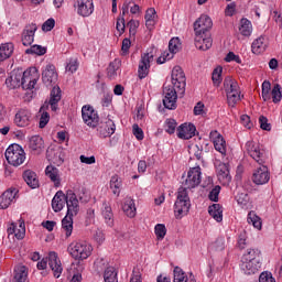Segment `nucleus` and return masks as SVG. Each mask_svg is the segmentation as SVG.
<instances>
[{"mask_svg": "<svg viewBox=\"0 0 282 282\" xmlns=\"http://www.w3.org/2000/svg\"><path fill=\"white\" fill-rule=\"evenodd\" d=\"M25 54H36V56H44L47 54V48L42 45H32L30 48L25 50Z\"/></svg>", "mask_w": 282, "mask_h": 282, "instance_id": "obj_44", "label": "nucleus"}, {"mask_svg": "<svg viewBox=\"0 0 282 282\" xmlns=\"http://www.w3.org/2000/svg\"><path fill=\"white\" fill-rule=\"evenodd\" d=\"M120 65L121 62L119 58H115L109 63L107 67V78H109V80H116V78H118V69H120Z\"/></svg>", "mask_w": 282, "mask_h": 282, "instance_id": "obj_32", "label": "nucleus"}, {"mask_svg": "<svg viewBox=\"0 0 282 282\" xmlns=\"http://www.w3.org/2000/svg\"><path fill=\"white\" fill-rule=\"evenodd\" d=\"M195 131H197V128H195V124L182 123L177 128L176 133L180 140H191V138H195Z\"/></svg>", "mask_w": 282, "mask_h": 282, "instance_id": "obj_20", "label": "nucleus"}, {"mask_svg": "<svg viewBox=\"0 0 282 282\" xmlns=\"http://www.w3.org/2000/svg\"><path fill=\"white\" fill-rule=\"evenodd\" d=\"M54 25H56V21L53 18H50L43 23L42 30L43 32H52V30H54Z\"/></svg>", "mask_w": 282, "mask_h": 282, "instance_id": "obj_55", "label": "nucleus"}, {"mask_svg": "<svg viewBox=\"0 0 282 282\" xmlns=\"http://www.w3.org/2000/svg\"><path fill=\"white\" fill-rule=\"evenodd\" d=\"M221 192V186L216 185L210 192H209V199L210 202H219V193Z\"/></svg>", "mask_w": 282, "mask_h": 282, "instance_id": "obj_53", "label": "nucleus"}, {"mask_svg": "<svg viewBox=\"0 0 282 282\" xmlns=\"http://www.w3.org/2000/svg\"><path fill=\"white\" fill-rule=\"evenodd\" d=\"M14 280L17 282H26L28 281V267L20 265L14 269Z\"/></svg>", "mask_w": 282, "mask_h": 282, "instance_id": "obj_38", "label": "nucleus"}, {"mask_svg": "<svg viewBox=\"0 0 282 282\" xmlns=\"http://www.w3.org/2000/svg\"><path fill=\"white\" fill-rule=\"evenodd\" d=\"M47 261L55 279H59L61 274H63V264L61 263L58 253L51 251L48 253V258H43L40 262H37V270H46Z\"/></svg>", "mask_w": 282, "mask_h": 282, "instance_id": "obj_5", "label": "nucleus"}, {"mask_svg": "<svg viewBox=\"0 0 282 282\" xmlns=\"http://www.w3.org/2000/svg\"><path fill=\"white\" fill-rule=\"evenodd\" d=\"M164 129L166 133L173 135V133H175V129H177V121H175L173 118L166 119Z\"/></svg>", "mask_w": 282, "mask_h": 282, "instance_id": "obj_49", "label": "nucleus"}, {"mask_svg": "<svg viewBox=\"0 0 282 282\" xmlns=\"http://www.w3.org/2000/svg\"><path fill=\"white\" fill-rule=\"evenodd\" d=\"M268 50V39L263 35L256 39L251 44V52L253 54H263Z\"/></svg>", "mask_w": 282, "mask_h": 282, "instance_id": "obj_29", "label": "nucleus"}, {"mask_svg": "<svg viewBox=\"0 0 282 282\" xmlns=\"http://www.w3.org/2000/svg\"><path fill=\"white\" fill-rule=\"evenodd\" d=\"M172 86L177 89L178 94L184 95L186 91V75L180 66L172 69Z\"/></svg>", "mask_w": 282, "mask_h": 282, "instance_id": "obj_9", "label": "nucleus"}, {"mask_svg": "<svg viewBox=\"0 0 282 282\" xmlns=\"http://www.w3.org/2000/svg\"><path fill=\"white\" fill-rule=\"evenodd\" d=\"M14 54V44L12 42L2 43L0 45V63L7 61Z\"/></svg>", "mask_w": 282, "mask_h": 282, "instance_id": "obj_33", "label": "nucleus"}, {"mask_svg": "<svg viewBox=\"0 0 282 282\" xmlns=\"http://www.w3.org/2000/svg\"><path fill=\"white\" fill-rule=\"evenodd\" d=\"M101 215L105 219V224L112 228L113 226V209H111V204L104 203L101 208Z\"/></svg>", "mask_w": 282, "mask_h": 282, "instance_id": "obj_31", "label": "nucleus"}, {"mask_svg": "<svg viewBox=\"0 0 282 282\" xmlns=\"http://www.w3.org/2000/svg\"><path fill=\"white\" fill-rule=\"evenodd\" d=\"M31 118L32 113L29 110L21 109L15 113L14 124H17V127H30Z\"/></svg>", "mask_w": 282, "mask_h": 282, "instance_id": "obj_27", "label": "nucleus"}, {"mask_svg": "<svg viewBox=\"0 0 282 282\" xmlns=\"http://www.w3.org/2000/svg\"><path fill=\"white\" fill-rule=\"evenodd\" d=\"M22 79H23V70L14 69L10 73V76L6 79V85L9 89H19V87H21Z\"/></svg>", "mask_w": 282, "mask_h": 282, "instance_id": "obj_23", "label": "nucleus"}, {"mask_svg": "<svg viewBox=\"0 0 282 282\" xmlns=\"http://www.w3.org/2000/svg\"><path fill=\"white\" fill-rule=\"evenodd\" d=\"M73 6L78 17H83V19L94 14V0H75Z\"/></svg>", "mask_w": 282, "mask_h": 282, "instance_id": "obj_11", "label": "nucleus"}, {"mask_svg": "<svg viewBox=\"0 0 282 282\" xmlns=\"http://www.w3.org/2000/svg\"><path fill=\"white\" fill-rule=\"evenodd\" d=\"M36 83H39V72L36 68H30L29 70L22 72V89H34Z\"/></svg>", "mask_w": 282, "mask_h": 282, "instance_id": "obj_14", "label": "nucleus"}, {"mask_svg": "<svg viewBox=\"0 0 282 282\" xmlns=\"http://www.w3.org/2000/svg\"><path fill=\"white\" fill-rule=\"evenodd\" d=\"M240 268L247 275L257 274L261 270V249H248L241 258Z\"/></svg>", "mask_w": 282, "mask_h": 282, "instance_id": "obj_2", "label": "nucleus"}, {"mask_svg": "<svg viewBox=\"0 0 282 282\" xmlns=\"http://www.w3.org/2000/svg\"><path fill=\"white\" fill-rule=\"evenodd\" d=\"M152 61H153L152 53H145L141 56V61L139 63V69H138L140 80L149 76V69L151 68Z\"/></svg>", "mask_w": 282, "mask_h": 282, "instance_id": "obj_19", "label": "nucleus"}, {"mask_svg": "<svg viewBox=\"0 0 282 282\" xmlns=\"http://www.w3.org/2000/svg\"><path fill=\"white\" fill-rule=\"evenodd\" d=\"M216 171H217V177L220 182V184H230V182L232 181V176H230V170L228 167V164L226 163H219L216 166Z\"/></svg>", "mask_w": 282, "mask_h": 282, "instance_id": "obj_25", "label": "nucleus"}, {"mask_svg": "<svg viewBox=\"0 0 282 282\" xmlns=\"http://www.w3.org/2000/svg\"><path fill=\"white\" fill-rule=\"evenodd\" d=\"M23 180L24 182H26L30 188H39V177L36 176V173L34 171L32 170L24 171Z\"/></svg>", "mask_w": 282, "mask_h": 282, "instance_id": "obj_35", "label": "nucleus"}, {"mask_svg": "<svg viewBox=\"0 0 282 282\" xmlns=\"http://www.w3.org/2000/svg\"><path fill=\"white\" fill-rule=\"evenodd\" d=\"M133 135L137 138V140H144V131H142V128L134 123L132 126Z\"/></svg>", "mask_w": 282, "mask_h": 282, "instance_id": "obj_60", "label": "nucleus"}, {"mask_svg": "<svg viewBox=\"0 0 282 282\" xmlns=\"http://www.w3.org/2000/svg\"><path fill=\"white\" fill-rule=\"evenodd\" d=\"M45 109H47L46 105H43L40 109V111L44 110L40 118V123H39L40 129H45V127H47V122H50V112L45 111Z\"/></svg>", "mask_w": 282, "mask_h": 282, "instance_id": "obj_46", "label": "nucleus"}, {"mask_svg": "<svg viewBox=\"0 0 282 282\" xmlns=\"http://www.w3.org/2000/svg\"><path fill=\"white\" fill-rule=\"evenodd\" d=\"M6 160L11 166H21L25 162V150L17 143L9 145L6 150Z\"/></svg>", "mask_w": 282, "mask_h": 282, "instance_id": "obj_6", "label": "nucleus"}, {"mask_svg": "<svg viewBox=\"0 0 282 282\" xmlns=\"http://www.w3.org/2000/svg\"><path fill=\"white\" fill-rule=\"evenodd\" d=\"M68 253L76 261H85V259H89L91 257V252H94V247L85 240H80L77 242H72L68 248Z\"/></svg>", "mask_w": 282, "mask_h": 282, "instance_id": "obj_4", "label": "nucleus"}, {"mask_svg": "<svg viewBox=\"0 0 282 282\" xmlns=\"http://www.w3.org/2000/svg\"><path fill=\"white\" fill-rule=\"evenodd\" d=\"M82 118L85 124H87V127H91L93 129H96V127H98V122H100L98 112L89 105L83 106Z\"/></svg>", "mask_w": 282, "mask_h": 282, "instance_id": "obj_10", "label": "nucleus"}, {"mask_svg": "<svg viewBox=\"0 0 282 282\" xmlns=\"http://www.w3.org/2000/svg\"><path fill=\"white\" fill-rule=\"evenodd\" d=\"M213 30V20L210 17L203 14L194 22L195 34H210Z\"/></svg>", "mask_w": 282, "mask_h": 282, "instance_id": "obj_15", "label": "nucleus"}, {"mask_svg": "<svg viewBox=\"0 0 282 282\" xmlns=\"http://www.w3.org/2000/svg\"><path fill=\"white\" fill-rule=\"evenodd\" d=\"M281 86L279 84H275L271 90V98L274 102V105L281 102L282 100V93H281Z\"/></svg>", "mask_w": 282, "mask_h": 282, "instance_id": "obj_48", "label": "nucleus"}, {"mask_svg": "<svg viewBox=\"0 0 282 282\" xmlns=\"http://www.w3.org/2000/svg\"><path fill=\"white\" fill-rule=\"evenodd\" d=\"M240 121L241 124L246 128V129H252V121H250V116L248 115H242L240 117Z\"/></svg>", "mask_w": 282, "mask_h": 282, "instance_id": "obj_64", "label": "nucleus"}, {"mask_svg": "<svg viewBox=\"0 0 282 282\" xmlns=\"http://www.w3.org/2000/svg\"><path fill=\"white\" fill-rule=\"evenodd\" d=\"M15 239H24L25 238V223H20L18 229H15Z\"/></svg>", "mask_w": 282, "mask_h": 282, "instance_id": "obj_61", "label": "nucleus"}, {"mask_svg": "<svg viewBox=\"0 0 282 282\" xmlns=\"http://www.w3.org/2000/svg\"><path fill=\"white\" fill-rule=\"evenodd\" d=\"M45 175L48 176L51 182H53L55 188H58V186H61V172L56 166L54 165L46 166Z\"/></svg>", "mask_w": 282, "mask_h": 282, "instance_id": "obj_30", "label": "nucleus"}, {"mask_svg": "<svg viewBox=\"0 0 282 282\" xmlns=\"http://www.w3.org/2000/svg\"><path fill=\"white\" fill-rule=\"evenodd\" d=\"M221 72H224V68L221 66H218L214 69L212 74V79L215 87H219V85H221Z\"/></svg>", "mask_w": 282, "mask_h": 282, "instance_id": "obj_50", "label": "nucleus"}, {"mask_svg": "<svg viewBox=\"0 0 282 282\" xmlns=\"http://www.w3.org/2000/svg\"><path fill=\"white\" fill-rule=\"evenodd\" d=\"M122 210L127 215V217H135V200H133V198L131 197H126Z\"/></svg>", "mask_w": 282, "mask_h": 282, "instance_id": "obj_37", "label": "nucleus"}, {"mask_svg": "<svg viewBox=\"0 0 282 282\" xmlns=\"http://www.w3.org/2000/svg\"><path fill=\"white\" fill-rule=\"evenodd\" d=\"M140 25V23L135 20H130L127 24V26L129 28V33L130 36H134L135 33L138 32V26Z\"/></svg>", "mask_w": 282, "mask_h": 282, "instance_id": "obj_58", "label": "nucleus"}, {"mask_svg": "<svg viewBox=\"0 0 282 282\" xmlns=\"http://www.w3.org/2000/svg\"><path fill=\"white\" fill-rule=\"evenodd\" d=\"M180 37H173L170 40L169 50L171 54H177L180 52Z\"/></svg>", "mask_w": 282, "mask_h": 282, "instance_id": "obj_52", "label": "nucleus"}, {"mask_svg": "<svg viewBox=\"0 0 282 282\" xmlns=\"http://www.w3.org/2000/svg\"><path fill=\"white\" fill-rule=\"evenodd\" d=\"M208 213L215 221L221 223L224 221V207L219 204H213L208 207Z\"/></svg>", "mask_w": 282, "mask_h": 282, "instance_id": "obj_34", "label": "nucleus"}, {"mask_svg": "<svg viewBox=\"0 0 282 282\" xmlns=\"http://www.w3.org/2000/svg\"><path fill=\"white\" fill-rule=\"evenodd\" d=\"M37 30L39 26H36V24L34 23L25 25L22 32V44L25 47H29V45H32L34 43V34H36Z\"/></svg>", "mask_w": 282, "mask_h": 282, "instance_id": "obj_21", "label": "nucleus"}, {"mask_svg": "<svg viewBox=\"0 0 282 282\" xmlns=\"http://www.w3.org/2000/svg\"><path fill=\"white\" fill-rule=\"evenodd\" d=\"M122 187V181L119 180L118 175H115L110 180V188L113 195H120V188Z\"/></svg>", "mask_w": 282, "mask_h": 282, "instance_id": "obj_43", "label": "nucleus"}, {"mask_svg": "<svg viewBox=\"0 0 282 282\" xmlns=\"http://www.w3.org/2000/svg\"><path fill=\"white\" fill-rule=\"evenodd\" d=\"M202 184V167L195 166L189 169L187 173V178L183 183V186L177 191L176 202L174 204V213L176 219H182L186 217L191 210V197L188 196V189L196 188Z\"/></svg>", "mask_w": 282, "mask_h": 282, "instance_id": "obj_1", "label": "nucleus"}, {"mask_svg": "<svg viewBox=\"0 0 282 282\" xmlns=\"http://www.w3.org/2000/svg\"><path fill=\"white\" fill-rule=\"evenodd\" d=\"M130 282H142V273L140 272V268L133 269Z\"/></svg>", "mask_w": 282, "mask_h": 282, "instance_id": "obj_63", "label": "nucleus"}, {"mask_svg": "<svg viewBox=\"0 0 282 282\" xmlns=\"http://www.w3.org/2000/svg\"><path fill=\"white\" fill-rule=\"evenodd\" d=\"M239 32L242 36H250L252 34V22L246 18L241 19Z\"/></svg>", "mask_w": 282, "mask_h": 282, "instance_id": "obj_39", "label": "nucleus"}, {"mask_svg": "<svg viewBox=\"0 0 282 282\" xmlns=\"http://www.w3.org/2000/svg\"><path fill=\"white\" fill-rule=\"evenodd\" d=\"M96 127L99 138H111L116 133V123L110 118L98 121Z\"/></svg>", "mask_w": 282, "mask_h": 282, "instance_id": "obj_12", "label": "nucleus"}, {"mask_svg": "<svg viewBox=\"0 0 282 282\" xmlns=\"http://www.w3.org/2000/svg\"><path fill=\"white\" fill-rule=\"evenodd\" d=\"M226 63H238V65H241V57L239 55H236L234 52H229L225 57Z\"/></svg>", "mask_w": 282, "mask_h": 282, "instance_id": "obj_59", "label": "nucleus"}, {"mask_svg": "<svg viewBox=\"0 0 282 282\" xmlns=\"http://www.w3.org/2000/svg\"><path fill=\"white\" fill-rule=\"evenodd\" d=\"M173 282H188V276H186V273L182 268L175 267L174 268V280Z\"/></svg>", "mask_w": 282, "mask_h": 282, "instance_id": "obj_47", "label": "nucleus"}, {"mask_svg": "<svg viewBox=\"0 0 282 282\" xmlns=\"http://www.w3.org/2000/svg\"><path fill=\"white\" fill-rule=\"evenodd\" d=\"M210 140L214 142L215 149L218 151V153H221V155H226V140L224 137L219 134L217 130H213L209 133Z\"/></svg>", "mask_w": 282, "mask_h": 282, "instance_id": "obj_26", "label": "nucleus"}, {"mask_svg": "<svg viewBox=\"0 0 282 282\" xmlns=\"http://www.w3.org/2000/svg\"><path fill=\"white\" fill-rule=\"evenodd\" d=\"M224 90L225 94H236L237 91L241 90L239 88V83L237 80L232 79V77H226L224 79Z\"/></svg>", "mask_w": 282, "mask_h": 282, "instance_id": "obj_36", "label": "nucleus"}, {"mask_svg": "<svg viewBox=\"0 0 282 282\" xmlns=\"http://www.w3.org/2000/svg\"><path fill=\"white\" fill-rule=\"evenodd\" d=\"M259 282H276V280L272 276V272L264 271L260 274Z\"/></svg>", "mask_w": 282, "mask_h": 282, "instance_id": "obj_56", "label": "nucleus"}, {"mask_svg": "<svg viewBox=\"0 0 282 282\" xmlns=\"http://www.w3.org/2000/svg\"><path fill=\"white\" fill-rule=\"evenodd\" d=\"M272 84L268 80H264L262 83V99L264 102H268V100H272Z\"/></svg>", "mask_w": 282, "mask_h": 282, "instance_id": "obj_41", "label": "nucleus"}, {"mask_svg": "<svg viewBox=\"0 0 282 282\" xmlns=\"http://www.w3.org/2000/svg\"><path fill=\"white\" fill-rule=\"evenodd\" d=\"M246 149L250 158L257 161L258 164H263L265 162V151L261 149L259 143H254V141H248L246 143Z\"/></svg>", "mask_w": 282, "mask_h": 282, "instance_id": "obj_13", "label": "nucleus"}, {"mask_svg": "<svg viewBox=\"0 0 282 282\" xmlns=\"http://www.w3.org/2000/svg\"><path fill=\"white\" fill-rule=\"evenodd\" d=\"M61 87L54 86L51 90V98L47 104H45L46 107H51L52 111H56L58 109V102H61Z\"/></svg>", "mask_w": 282, "mask_h": 282, "instance_id": "obj_28", "label": "nucleus"}, {"mask_svg": "<svg viewBox=\"0 0 282 282\" xmlns=\"http://www.w3.org/2000/svg\"><path fill=\"white\" fill-rule=\"evenodd\" d=\"M78 210H80V206H77L76 203H70L66 216L62 219V229L66 239L72 237V232H74V217L78 215Z\"/></svg>", "mask_w": 282, "mask_h": 282, "instance_id": "obj_7", "label": "nucleus"}, {"mask_svg": "<svg viewBox=\"0 0 282 282\" xmlns=\"http://www.w3.org/2000/svg\"><path fill=\"white\" fill-rule=\"evenodd\" d=\"M42 82L46 87H54L58 83V73L56 72V66L50 64L45 67L42 73Z\"/></svg>", "mask_w": 282, "mask_h": 282, "instance_id": "obj_16", "label": "nucleus"}, {"mask_svg": "<svg viewBox=\"0 0 282 282\" xmlns=\"http://www.w3.org/2000/svg\"><path fill=\"white\" fill-rule=\"evenodd\" d=\"M78 69V59L72 58L69 59V63L66 66V72H70V74H74V72H77Z\"/></svg>", "mask_w": 282, "mask_h": 282, "instance_id": "obj_62", "label": "nucleus"}, {"mask_svg": "<svg viewBox=\"0 0 282 282\" xmlns=\"http://www.w3.org/2000/svg\"><path fill=\"white\" fill-rule=\"evenodd\" d=\"M214 250L216 252H221L226 248V240L224 238H218L213 245Z\"/></svg>", "mask_w": 282, "mask_h": 282, "instance_id": "obj_57", "label": "nucleus"}, {"mask_svg": "<svg viewBox=\"0 0 282 282\" xmlns=\"http://www.w3.org/2000/svg\"><path fill=\"white\" fill-rule=\"evenodd\" d=\"M248 224H252L253 228H257V230H261V218L254 214V212H250L248 214L247 218Z\"/></svg>", "mask_w": 282, "mask_h": 282, "instance_id": "obj_45", "label": "nucleus"}, {"mask_svg": "<svg viewBox=\"0 0 282 282\" xmlns=\"http://www.w3.org/2000/svg\"><path fill=\"white\" fill-rule=\"evenodd\" d=\"M29 149L33 155H41L45 151V141L41 135H33L29 140Z\"/></svg>", "mask_w": 282, "mask_h": 282, "instance_id": "obj_22", "label": "nucleus"}, {"mask_svg": "<svg viewBox=\"0 0 282 282\" xmlns=\"http://www.w3.org/2000/svg\"><path fill=\"white\" fill-rule=\"evenodd\" d=\"M259 123H260V128L263 130V131H272V124H270L268 122V117L265 116H260L259 117Z\"/></svg>", "mask_w": 282, "mask_h": 282, "instance_id": "obj_54", "label": "nucleus"}, {"mask_svg": "<svg viewBox=\"0 0 282 282\" xmlns=\"http://www.w3.org/2000/svg\"><path fill=\"white\" fill-rule=\"evenodd\" d=\"M19 193V189L17 188H9L0 196V208L2 210H6V208L10 207V204L17 199V194Z\"/></svg>", "mask_w": 282, "mask_h": 282, "instance_id": "obj_24", "label": "nucleus"}, {"mask_svg": "<svg viewBox=\"0 0 282 282\" xmlns=\"http://www.w3.org/2000/svg\"><path fill=\"white\" fill-rule=\"evenodd\" d=\"M154 232H155L156 239L159 241H162V239L166 237V226H164V224H158L154 227Z\"/></svg>", "mask_w": 282, "mask_h": 282, "instance_id": "obj_51", "label": "nucleus"}, {"mask_svg": "<svg viewBox=\"0 0 282 282\" xmlns=\"http://www.w3.org/2000/svg\"><path fill=\"white\" fill-rule=\"evenodd\" d=\"M76 203V206L78 205V198L76 197V194L74 193V191L68 189L65 193H63V191H58L53 199H52V208L54 210V213H61V210H63V208H65V204L67 206V210H69V205L70 204Z\"/></svg>", "mask_w": 282, "mask_h": 282, "instance_id": "obj_3", "label": "nucleus"}, {"mask_svg": "<svg viewBox=\"0 0 282 282\" xmlns=\"http://www.w3.org/2000/svg\"><path fill=\"white\" fill-rule=\"evenodd\" d=\"M105 282H118V272L113 267H108L104 273Z\"/></svg>", "mask_w": 282, "mask_h": 282, "instance_id": "obj_40", "label": "nucleus"}, {"mask_svg": "<svg viewBox=\"0 0 282 282\" xmlns=\"http://www.w3.org/2000/svg\"><path fill=\"white\" fill-rule=\"evenodd\" d=\"M163 105L165 109H177V90L173 85L163 86Z\"/></svg>", "mask_w": 282, "mask_h": 282, "instance_id": "obj_8", "label": "nucleus"}, {"mask_svg": "<svg viewBox=\"0 0 282 282\" xmlns=\"http://www.w3.org/2000/svg\"><path fill=\"white\" fill-rule=\"evenodd\" d=\"M195 46L202 52H206L213 47V36L210 33H195Z\"/></svg>", "mask_w": 282, "mask_h": 282, "instance_id": "obj_17", "label": "nucleus"}, {"mask_svg": "<svg viewBox=\"0 0 282 282\" xmlns=\"http://www.w3.org/2000/svg\"><path fill=\"white\" fill-rule=\"evenodd\" d=\"M227 102L229 107H236L237 102L241 100V90H237L236 93H228Z\"/></svg>", "mask_w": 282, "mask_h": 282, "instance_id": "obj_42", "label": "nucleus"}, {"mask_svg": "<svg viewBox=\"0 0 282 282\" xmlns=\"http://www.w3.org/2000/svg\"><path fill=\"white\" fill-rule=\"evenodd\" d=\"M252 182L257 186L268 184V182H270V171H268V166L262 165L258 167L252 174Z\"/></svg>", "mask_w": 282, "mask_h": 282, "instance_id": "obj_18", "label": "nucleus"}]
</instances>
